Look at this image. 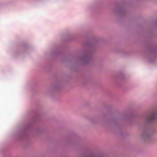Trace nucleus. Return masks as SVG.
Segmentation results:
<instances>
[{"mask_svg": "<svg viewBox=\"0 0 157 157\" xmlns=\"http://www.w3.org/2000/svg\"><path fill=\"white\" fill-rule=\"evenodd\" d=\"M157 117V113H154L150 115L148 117V120L149 121H151L155 120Z\"/></svg>", "mask_w": 157, "mask_h": 157, "instance_id": "nucleus-1", "label": "nucleus"}]
</instances>
